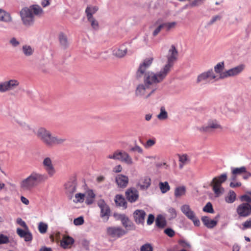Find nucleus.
Segmentation results:
<instances>
[{"label":"nucleus","instance_id":"09e8293b","mask_svg":"<svg viewBox=\"0 0 251 251\" xmlns=\"http://www.w3.org/2000/svg\"><path fill=\"white\" fill-rule=\"evenodd\" d=\"M168 212L169 214V219H173L176 217V212L175 208L171 207L168 209Z\"/></svg>","mask_w":251,"mask_h":251},{"label":"nucleus","instance_id":"9b49d317","mask_svg":"<svg viewBox=\"0 0 251 251\" xmlns=\"http://www.w3.org/2000/svg\"><path fill=\"white\" fill-rule=\"evenodd\" d=\"M19 84V81L16 79H11L1 82L0 83V93L13 90L17 88Z\"/></svg>","mask_w":251,"mask_h":251},{"label":"nucleus","instance_id":"f257e3e1","mask_svg":"<svg viewBox=\"0 0 251 251\" xmlns=\"http://www.w3.org/2000/svg\"><path fill=\"white\" fill-rule=\"evenodd\" d=\"M164 80L156 72H148L145 74L144 82L137 85L135 95L137 97L149 98L156 90V85Z\"/></svg>","mask_w":251,"mask_h":251},{"label":"nucleus","instance_id":"37998d69","mask_svg":"<svg viewBox=\"0 0 251 251\" xmlns=\"http://www.w3.org/2000/svg\"><path fill=\"white\" fill-rule=\"evenodd\" d=\"M48 228V225L47 223L41 222L39 223L38 229L41 234H45L47 232Z\"/></svg>","mask_w":251,"mask_h":251},{"label":"nucleus","instance_id":"a211bd4d","mask_svg":"<svg viewBox=\"0 0 251 251\" xmlns=\"http://www.w3.org/2000/svg\"><path fill=\"white\" fill-rule=\"evenodd\" d=\"M151 184V180L148 176H144L140 178L137 183L136 186L141 190H146Z\"/></svg>","mask_w":251,"mask_h":251},{"label":"nucleus","instance_id":"1a4fd4ad","mask_svg":"<svg viewBox=\"0 0 251 251\" xmlns=\"http://www.w3.org/2000/svg\"><path fill=\"white\" fill-rule=\"evenodd\" d=\"M212 80H218V78L214 72L213 69H210L199 75L197 78V82L210 83Z\"/></svg>","mask_w":251,"mask_h":251},{"label":"nucleus","instance_id":"a19ab883","mask_svg":"<svg viewBox=\"0 0 251 251\" xmlns=\"http://www.w3.org/2000/svg\"><path fill=\"white\" fill-rule=\"evenodd\" d=\"M246 168L244 166H242L239 168L231 167V174L237 175V176L240 175L244 173V172H246Z\"/></svg>","mask_w":251,"mask_h":251},{"label":"nucleus","instance_id":"8fccbe9b","mask_svg":"<svg viewBox=\"0 0 251 251\" xmlns=\"http://www.w3.org/2000/svg\"><path fill=\"white\" fill-rule=\"evenodd\" d=\"M163 28L164 27L162 24L157 25L152 31V35L154 37L157 36Z\"/></svg>","mask_w":251,"mask_h":251},{"label":"nucleus","instance_id":"9d476101","mask_svg":"<svg viewBox=\"0 0 251 251\" xmlns=\"http://www.w3.org/2000/svg\"><path fill=\"white\" fill-rule=\"evenodd\" d=\"M42 166L49 177H52L55 175L56 171L52 158L49 156L44 157L42 161Z\"/></svg>","mask_w":251,"mask_h":251},{"label":"nucleus","instance_id":"603ef678","mask_svg":"<svg viewBox=\"0 0 251 251\" xmlns=\"http://www.w3.org/2000/svg\"><path fill=\"white\" fill-rule=\"evenodd\" d=\"M242 230H245L248 228H251V218L246 220L242 224Z\"/></svg>","mask_w":251,"mask_h":251},{"label":"nucleus","instance_id":"7c9ffc66","mask_svg":"<svg viewBox=\"0 0 251 251\" xmlns=\"http://www.w3.org/2000/svg\"><path fill=\"white\" fill-rule=\"evenodd\" d=\"M224 68L225 63L223 61L219 62L214 67V72L219 75L218 79H221V75L224 72L223 71Z\"/></svg>","mask_w":251,"mask_h":251},{"label":"nucleus","instance_id":"864d4df0","mask_svg":"<svg viewBox=\"0 0 251 251\" xmlns=\"http://www.w3.org/2000/svg\"><path fill=\"white\" fill-rule=\"evenodd\" d=\"M16 223L24 228H27L28 227L25 222L21 218H18L16 219Z\"/></svg>","mask_w":251,"mask_h":251},{"label":"nucleus","instance_id":"bb28decb","mask_svg":"<svg viewBox=\"0 0 251 251\" xmlns=\"http://www.w3.org/2000/svg\"><path fill=\"white\" fill-rule=\"evenodd\" d=\"M201 221L204 226L207 228H211L214 227L217 225V221L214 220L210 219L208 217L203 216L201 218Z\"/></svg>","mask_w":251,"mask_h":251},{"label":"nucleus","instance_id":"6e6d98bb","mask_svg":"<svg viewBox=\"0 0 251 251\" xmlns=\"http://www.w3.org/2000/svg\"><path fill=\"white\" fill-rule=\"evenodd\" d=\"M155 143V139H150L148 140L146 143L145 144L144 146L146 148H149L152 146H153Z\"/></svg>","mask_w":251,"mask_h":251},{"label":"nucleus","instance_id":"f8f14e48","mask_svg":"<svg viewBox=\"0 0 251 251\" xmlns=\"http://www.w3.org/2000/svg\"><path fill=\"white\" fill-rule=\"evenodd\" d=\"M106 232L107 236L115 239L122 237L126 233V231L120 226L107 227Z\"/></svg>","mask_w":251,"mask_h":251},{"label":"nucleus","instance_id":"b1692460","mask_svg":"<svg viewBox=\"0 0 251 251\" xmlns=\"http://www.w3.org/2000/svg\"><path fill=\"white\" fill-rule=\"evenodd\" d=\"M115 180L118 186L121 188L126 187L128 182V177L123 175H118L116 176Z\"/></svg>","mask_w":251,"mask_h":251},{"label":"nucleus","instance_id":"e2e57ef3","mask_svg":"<svg viewBox=\"0 0 251 251\" xmlns=\"http://www.w3.org/2000/svg\"><path fill=\"white\" fill-rule=\"evenodd\" d=\"M154 220V216L152 214H151L148 216L147 223L148 225H151L153 223Z\"/></svg>","mask_w":251,"mask_h":251},{"label":"nucleus","instance_id":"aec40b11","mask_svg":"<svg viewBox=\"0 0 251 251\" xmlns=\"http://www.w3.org/2000/svg\"><path fill=\"white\" fill-rule=\"evenodd\" d=\"M126 195L127 200L130 202L136 201L139 197L138 191L134 188L128 189Z\"/></svg>","mask_w":251,"mask_h":251},{"label":"nucleus","instance_id":"13d9d810","mask_svg":"<svg viewBox=\"0 0 251 251\" xmlns=\"http://www.w3.org/2000/svg\"><path fill=\"white\" fill-rule=\"evenodd\" d=\"M164 233L170 237H173L175 235V231L171 228H167L165 229Z\"/></svg>","mask_w":251,"mask_h":251},{"label":"nucleus","instance_id":"e433bc0d","mask_svg":"<svg viewBox=\"0 0 251 251\" xmlns=\"http://www.w3.org/2000/svg\"><path fill=\"white\" fill-rule=\"evenodd\" d=\"M155 224L158 227H164L166 225V221L164 216L161 215H158L156 219Z\"/></svg>","mask_w":251,"mask_h":251},{"label":"nucleus","instance_id":"c03bdc74","mask_svg":"<svg viewBox=\"0 0 251 251\" xmlns=\"http://www.w3.org/2000/svg\"><path fill=\"white\" fill-rule=\"evenodd\" d=\"M159 186L162 193L167 192L170 189V186L167 181L160 182L159 184Z\"/></svg>","mask_w":251,"mask_h":251},{"label":"nucleus","instance_id":"052dcab7","mask_svg":"<svg viewBox=\"0 0 251 251\" xmlns=\"http://www.w3.org/2000/svg\"><path fill=\"white\" fill-rule=\"evenodd\" d=\"M130 150L133 151H136L139 153H142L143 150L141 147L138 145H135L134 147H132Z\"/></svg>","mask_w":251,"mask_h":251},{"label":"nucleus","instance_id":"4468645a","mask_svg":"<svg viewBox=\"0 0 251 251\" xmlns=\"http://www.w3.org/2000/svg\"><path fill=\"white\" fill-rule=\"evenodd\" d=\"M98 205L100 209V217L103 219V221L107 222L110 214L109 207L102 199L98 201Z\"/></svg>","mask_w":251,"mask_h":251},{"label":"nucleus","instance_id":"473e14b6","mask_svg":"<svg viewBox=\"0 0 251 251\" xmlns=\"http://www.w3.org/2000/svg\"><path fill=\"white\" fill-rule=\"evenodd\" d=\"M236 199V194L233 190H229L225 197V201L228 203H233Z\"/></svg>","mask_w":251,"mask_h":251},{"label":"nucleus","instance_id":"393cba45","mask_svg":"<svg viewBox=\"0 0 251 251\" xmlns=\"http://www.w3.org/2000/svg\"><path fill=\"white\" fill-rule=\"evenodd\" d=\"M127 52V48L125 45H122L113 50V54L119 58L124 57Z\"/></svg>","mask_w":251,"mask_h":251},{"label":"nucleus","instance_id":"4c0bfd02","mask_svg":"<svg viewBox=\"0 0 251 251\" xmlns=\"http://www.w3.org/2000/svg\"><path fill=\"white\" fill-rule=\"evenodd\" d=\"M91 27L95 30H98L99 29V23L98 20L95 17L87 18Z\"/></svg>","mask_w":251,"mask_h":251},{"label":"nucleus","instance_id":"cd10ccee","mask_svg":"<svg viewBox=\"0 0 251 251\" xmlns=\"http://www.w3.org/2000/svg\"><path fill=\"white\" fill-rule=\"evenodd\" d=\"M22 51L26 57H30L33 54L34 49L30 45H24L22 47Z\"/></svg>","mask_w":251,"mask_h":251},{"label":"nucleus","instance_id":"a878e982","mask_svg":"<svg viewBox=\"0 0 251 251\" xmlns=\"http://www.w3.org/2000/svg\"><path fill=\"white\" fill-rule=\"evenodd\" d=\"M0 21L6 24H9L12 21L10 14L1 8H0Z\"/></svg>","mask_w":251,"mask_h":251},{"label":"nucleus","instance_id":"0eeeda50","mask_svg":"<svg viewBox=\"0 0 251 251\" xmlns=\"http://www.w3.org/2000/svg\"><path fill=\"white\" fill-rule=\"evenodd\" d=\"M20 14L23 23L25 26L30 27L33 25L35 22L34 16L28 7L22 8Z\"/></svg>","mask_w":251,"mask_h":251},{"label":"nucleus","instance_id":"423d86ee","mask_svg":"<svg viewBox=\"0 0 251 251\" xmlns=\"http://www.w3.org/2000/svg\"><path fill=\"white\" fill-rule=\"evenodd\" d=\"M107 158L114 160H119L129 165L133 164V160L128 153L125 151H117L113 154H109Z\"/></svg>","mask_w":251,"mask_h":251},{"label":"nucleus","instance_id":"c756f323","mask_svg":"<svg viewBox=\"0 0 251 251\" xmlns=\"http://www.w3.org/2000/svg\"><path fill=\"white\" fill-rule=\"evenodd\" d=\"M98 10V7L96 6L89 5L85 9V13L87 18L94 17L93 15Z\"/></svg>","mask_w":251,"mask_h":251},{"label":"nucleus","instance_id":"dca6fc26","mask_svg":"<svg viewBox=\"0 0 251 251\" xmlns=\"http://www.w3.org/2000/svg\"><path fill=\"white\" fill-rule=\"evenodd\" d=\"M76 184L75 180L69 181L65 184L66 193L70 199H73V195L76 191Z\"/></svg>","mask_w":251,"mask_h":251},{"label":"nucleus","instance_id":"ea45409f","mask_svg":"<svg viewBox=\"0 0 251 251\" xmlns=\"http://www.w3.org/2000/svg\"><path fill=\"white\" fill-rule=\"evenodd\" d=\"M17 123L19 124V125L24 130L26 131H34L33 128L30 125H29L24 121H18Z\"/></svg>","mask_w":251,"mask_h":251},{"label":"nucleus","instance_id":"6e6552de","mask_svg":"<svg viewBox=\"0 0 251 251\" xmlns=\"http://www.w3.org/2000/svg\"><path fill=\"white\" fill-rule=\"evenodd\" d=\"M182 213L189 220H191L194 226H199L200 225V221L196 216L195 212L191 208L188 204H184L180 207Z\"/></svg>","mask_w":251,"mask_h":251},{"label":"nucleus","instance_id":"72a5a7b5","mask_svg":"<svg viewBox=\"0 0 251 251\" xmlns=\"http://www.w3.org/2000/svg\"><path fill=\"white\" fill-rule=\"evenodd\" d=\"M85 195L86 203L88 204H91L93 203L95 197V194L92 190H89L86 191Z\"/></svg>","mask_w":251,"mask_h":251},{"label":"nucleus","instance_id":"a18cd8bd","mask_svg":"<svg viewBox=\"0 0 251 251\" xmlns=\"http://www.w3.org/2000/svg\"><path fill=\"white\" fill-rule=\"evenodd\" d=\"M59 40L61 46L63 48H66L68 45V42L66 36L63 33H60L59 35Z\"/></svg>","mask_w":251,"mask_h":251},{"label":"nucleus","instance_id":"2f4dec72","mask_svg":"<svg viewBox=\"0 0 251 251\" xmlns=\"http://www.w3.org/2000/svg\"><path fill=\"white\" fill-rule=\"evenodd\" d=\"M115 202L117 206L122 207L124 209L126 208V202L122 196L116 195L115 198Z\"/></svg>","mask_w":251,"mask_h":251},{"label":"nucleus","instance_id":"2eb2a0df","mask_svg":"<svg viewBox=\"0 0 251 251\" xmlns=\"http://www.w3.org/2000/svg\"><path fill=\"white\" fill-rule=\"evenodd\" d=\"M236 212L240 217H247L251 215V205L248 203L239 204L236 209Z\"/></svg>","mask_w":251,"mask_h":251},{"label":"nucleus","instance_id":"f03ea898","mask_svg":"<svg viewBox=\"0 0 251 251\" xmlns=\"http://www.w3.org/2000/svg\"><path fill=\"white\" fill-rule=\"evenodd\" d=\"M34 134L45 146L49 148L63 145L67 140L64 136L53 134L50 130L44 126L37 127Z\"/></svg>","mask_w":251,"mask_h":251},{"label":"nucleus","instance_id":"6ab92c4d","mask_svg":"<svg viewBox=\"0 0 251 251\" xmlns=\"http://www.w3.org/2000/svg\"><path fill=\"white\" fill-rule=\"evenodd\" d=\"M75 243L74 238L69 235H64L60 241V247L63 249H70Z\"/></svg>","mask_w":251,"mask_h":251},{"label":"nucleus","instance_id":"79ce46f5","mask_svg":"<svg viewBox=\"0 0 251 251\" xmlns=\"http://www.w3.org/2000/svg\"><path fill=\"white\" fill-rule=\"evenodd\" d=\"M164 28L166 31H169L176 27L177 25L176 22H167L163 23Z\"/></svg>","mask_w":251,"mask_h":251},{"label":"nucleus","instance_id":"58836bf2","mask_svg":"<svg viewBox=\"0 0 251 251\" xmlns=\"http://www.w3.org/2000/svg\"><path fill=\"white\" fill-rule=\"evenodd\" d=\"M186 193V188L185 186L177 187L175 190V196L176 198H179L185 195Z\"/></svg>","mask_w":251,"mask_h":251},{"label":"nucleus","instance_id":"c9c22d12","mask_svg":"<svg viewBox=\"0 0 251 251\" xmlns=\"http://www.w3.org/2000/svg\"><path fill=\"white\" fill-rule=\"evenodd\" d=\"M168 117V114L166 110L165 107L163 106L160 108V112L157 115V118L161 121L166 120Z\"/></svg>","mask_w":251,"mask_h":251},{"label":"nucleus","instance_id":"7ed1b4c3","mask_svg":"<svg viewBox=\"0 0 251 251\" xmlns=\"http://www.w3.org/2000/svg\"><path fill=\"white\" fill-rule=\"evenodd\" d=\"M45 176L37 172H32L26 177L22 179L19 183L20 191L23 192L31 191L45 180Z\"/></svg>","mask_w":251,"mask_h":251},{"label":"nucleus","instance_id":"20e7f679","mask_svg":"<svg viewBox=\"0 0 251 251\" xmlns=\"http://www.w3.org/2000/svg\"><path fill=\"white\" fill-rule=\"evenodd\" d=\"M178 51L174 45H172L168 50L166 57L167 63L156 73L159 74L164 79L169 73L171 68L173 66L174 63L177 60Z\"/></svg>","mask_w":251,"mask_h":251},{"label":"nucleus","instance_id":"c85d7f7f","mask_svg":"<svg viewBox=\"0 0 251 251\" xmlns=\"http://www.w3.org/2000/svg\"><path fill=\"white\" fill-rule=\"evenodd\" d=\"M28 8L32 11L34 16L41 17L43 15L44 11L42 8L38 5H33L30 6Z\"/></svg>","mask_w":251,"mask_h":251},{"label":"nucleus","instance_id":"49530a36","mask_svg":"<svg viewBox=\"0 0 251 251\" xmlns=\"http://www.w3.org/2000/svg\"><path fill=\"white\" fill-rule=\"evenodd\" d=\"M203 211L209 213H214V209L212 204L210 202H207L203 207Z\"/></svg>","mask_w":251,"mask_h":251},{"label":"nucleus","instance_id":"4d7b16f0","mask_svg":"<svg viewBox=\"0 0 251 251\" xmlns=\"http://www.w3.org/2000/svg\"><path fill=\"white\" fill-rule=\"evenodd\" d=\"M9 43L13 47H17L20 45V42L15 37L12 38L10 40Z\"/></svg>","mask_w":251,"mask_h":251},{"label":"nucleus","instance_id":"69168bd1","mask_svg":"<svg viewBox=\"0 0 251 251\" xmlns=\"http://www.w3.org/2000/svg\"><path fill=\"white\" fill-rule=\"evenodd\" d=\"M221 17L218 16H215L214 17H213L210 20L209 22V25H212L213 23H214L216 21L220 20Z\"/></svg>","mask_w":251,"mask_h":251},{"label":"nucleus","instance_id":"4be33fe9","mask_svg":"<svg viewBox=\"0 0 251 251\" xmlns=\"http://www.w3.org/2000/svg\"><path fill=\"white\" fill-rule=\"evenodd\" d=\"M210 128L212 129H218L222 128V126L218 123L217 121L211 120L209 121L206 126H204L200 128V130L201 131L208 132Z\"/></svg>","mask_w":251,"mask_h":251},{"label":"nucleus","instance_id":"680f3d73","mask_svg":"<svg viewBox=\"0 0 251 251\" xmlns=\"http://www.w3.org/2000/svg\"><path fill=\"white\" fill-rule=\"evenodd\" d=\"M179 160L181 163L186 164L188 160V156L185 154L181 155L179 156Z\"/></svg>","mask_w":251,"mask_h":251},{"label":"nucleus","instance_id":"412c9836","mask_svg":"<svg viewBox=\"0 0 251 251\" xmlns=\"http://www.w3.org/2000/svg\"><path fill=\"white\" fill-rule=\"evenodd\" d=\"M146 212L143 210H136L133 213L134 220L137 224L144 225Z\"/></svg>","mask_w":251,"mask_h":251},{"label":"nucleus","instance_id":"5701e85b","mask_svg":"<svg viewBox=\"0 0 251 251\" xmlns=\"http://www.w3.org/2000/svg\"><path fill=\"white\" fill-rule=\"evenodd\" d=\"M152 61V57H150L145 59L142 63L140 64L138 70V73H140L141 74H144L146 70L150 67Z\"/></svg>","mask_w":251,"mask_h":251},{"label":"nucleus","instance_id":"5fc2aeb1","mask_svg":"<svg viewBox=\"0 0 251 251\" xmlns=\"http://www.w3.org/2000/svg\"><path fill=\"white\" fill-rule=\"evenodd\" d=\"M140 251H152V247L150 244H146L141 247Z\"/></svg>","mask_w":251,"mask_h":251},{"label":"nucleus","instance_id":"338daca9","mask_svg":"<svg viewBox=\"0 0 251 251\" xmlns=\"http://www.w3.org/2000/svg\"><path fill=\"white\" fill-rule=\"evenodd\" d=\"M242 185L241 183L240 182H231L229 184V186L231 188H235L237 187H240Z\"/></svg>","mask_w":251,"mask_h":251},{"label":"nucleus","instance_id":"774afa93","mask_svg":"<svg viewBox=\"0 0 251 251\" xmlns=\"http://www.w3.org/2000/svg\"><path fill=\"white\" fill-rule=\"evenodd\" d=\"M123 167L121 165L116 166L113 168V172L115 173H120L122 171Z\"/></svg>","mask_w":251,"mask_h":251},{"label":"nucleus","instance_id":"39448f33","mask_svg":"<svg viewBox=\"0 0 251 251\" xmlns=\"http://www.w3.org/2000/svg\"><path fill=\"white\" fill-rule=\"evenodd\" d=\"M227 179V173H224L220 176L214 177L211 180L210 185L216 197H219L224 193L225 189L222 186V184L226 181Z\"/></svg>","mask_w":251,"mask_h":251},{"label":"nucleus","instance_id":"f704fd0d","mask_svg":"<svg viewBox=\"0 0 251 251\" xmlns=\"http://www.w3.org/2000/svg\"><path fill=\"white\" fill-rule=\"evenodd\" d=\"M85 195L83 193H76L75 196L73 197V201L75 203H83L85 200Z\"/></svg>","mask_w":251,"mask_h":251},{"label":"nucleus","instance_id":"ddd939ff","mask_svg":"<svg viewBox=\"0 0 251 251\" xmlns=\"http://www.w3.org/2000/svg\"><path fill=\"white\" fill-rule=\"evenodd\" d=\"M244 68V65H239L229 70H226L221 75V79H223L229 77L237 76L243 71Z\"/></svg>","mask_w":251,"mask_h":251},{"label":"nucleus","instance_id":"f3484780","mask_svg":"<svg viewBox=\"0 0 251 251\" xmlns=\"http://www.w3.org/2000/svg\"><path fill=\"white\" fill-rule=\"evenodd\" d=\"M16 232L17 234L21 238H23L25 242H31L32 240V234L28 227H27V228H24V229L17 228Z\"/></svg>","mask_w":251,"mask_h":251},{"label":"nucleus","instance_id":"3c124183","mask_svg":"<svg viewBox=\"0 0 251 251\" xmlns=\"http://www.w3.org/2000/svg\"><path fill=\"white\" fill-rule=\"evenodd\" d=\"M84 219L82 216H80L74 220V224L75 226H80L84 223Z\"/></svg>","mask_w":251,"mask_h":251},{"label":"nucleus","instance_id":"0e129e2a","mask_svg":"<svg viewBox=\"0 0 251 251\" xmlns=\"http://www.w3.org/2000/svg\"><path fill=\"white\" fill-rule=\"evenodd\" d=\"M121 222L123 226H125V227L126 228L129 226V219L127 217L126 218L122 219V221Z\"/></svg>","mask_w":251,"mask_h":251},{"label":"nucleus","instance_id":"bf43d9fd","mask_svg":"<svg viewBox=\"0 0 251 251\" xmlns=\"http://www.w3.org/2000/svg\"><path fill=\"white\" fill-rule=\"evenodd\" d=\"M240 199L242 201H246V203H249L251 202V198L249 196H248L247 195H244L240 197Z\"/></svg>","mask_w":251,"mask_h":251},{"label":"nucleus","instance_id":"de8ad7c7","mask_svg":"<svg viewBox=\"0 0 251 251\" xmlns=\"http://www.w3.org/2000/svg\"><path fill=\"white\" fill-rule=\"evenodd\" d=\"M9 242V238L7 236L0 233V245L8 244Z\"/></svg>","mask_w":251,"mask_h":251}]
</instances>
